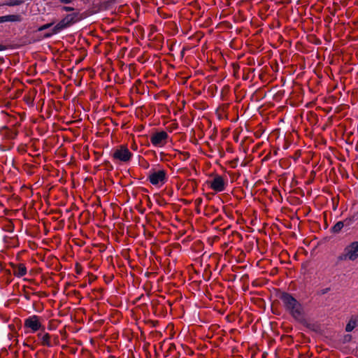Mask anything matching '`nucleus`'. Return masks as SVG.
<instances>
[{
  "label": "nucleus",
  "instance_id": "2",
  "mask_svg": "<svg viewBox=\"0 0 358 358\" xmlns=\"http://www.w3.org/2000/svg\"><path fill=\"white\" fill-rule=\"evenodd\" d=\"M80 20L81 17L80 15V10H76V12L66 15L62 20L52 27L50 32L45 34V36L50 37L54 34H58L62 30L70 27Z\"/></svg>",
  "mask_w": 358,
  "mask_h": 358
},
{
  "label": "nucleus",
  "instance_id": "16",
  "mask_svg": "<svg viewBox=\"0 0 358 358\" xmlns=\"http://www.w3.org/2000/svg\"><path fill=\"white\" fill-rule=\"evenodd\" d=\"M54 23L53 22H51V23H48V24H43L42 26H41L38 29V31H43V30H45V29H48L50 27H52L53 26Z\"/></svg>",
  "mask_w": 358,
  "mask_h": 358
},
{
  "label": "nucleus",
  "instance_id": "15",
  "mask_svg": "<svg viewBox=\"0 0 358 358\" xmlns=\"http://www.w3.org/2000/svg\"><path fill=\"white\" fill-rule=\"evenodd\" d=\"M345 226V222L342 221L338 222L334 226L332 227L331 231L334 233H338L341 231V230L343 229V227Z\"/></svg>",
  "mask_w": 358,
  "mask_h": 358
},
{
  "label": "nucleus",
  "instance_id": "19",
  "mask_svg": "<svg viewBox=\"0 0 358 358\" xmlns=\"http://www.w3.org/2000/svg\"><path fill=\"white\" fill-rule=\"evenodd\" d=\"M6 49V47L1 44H0V51H3Z\"/></svg>",
  "mask_w": 358,
  "mask_h": 358
},
{
  "label": "nucleus",
  "instance_id": "11",
  "mask_svg": "<svg viewBox=\"0 0 358 358\" xmlns=\"http://www.w3.org/2000/svg\"><path fill=\"white\" fill-rule=\"evenodd\" d=\"M357 326H358V316H352L345 327L348 332L352 331Z\"/></svg>",
  "mask_w": 358,
  "mask_h": 358
},
{
  "label": "nucleus",
  "instance_id": "6",
  "mask_svg": "<svg viewBox=\"0 0 358 358\" xmlns=\"http://www.w3.org/2000/svg\"><path fill=\"white\" fill-rule=\"evenodd\" d=\"M24 327L29 328L32 332L41 329L43 327L41 320L37 315H31L24 320Z\"/></svg>",
  "mask_w": 358,
  "mask_h": 358
},
{
  "label": "nucleus",
  "instance_id": "3",
  "mask_svg": "<svg viewBox=\"0 0 358 358\" xmlns=\"http://www.w3.org/2000/svg\"><path fill=\"white\" fill-rule=\"evenodd\" d=\"M132 155L133 154L124 145L119 146L118 148L114 149L112 152L113 159L122 162H129L131 159Z\"/></svg>",
  "mask_w": 358,
  "mask_h": 358
},
{
  "label": "nucleus",
  "instance_id": "10",
  "mask_svg": "<svg viewBox=\"0 0 358 358\" xmlns=\"http://www.w3.org/2000/svg\"><path fill=\"white\" fill-rule=\"evenodd\" d=\"M14 275L17 277H22L27 273V268L24 264H18L13 269Z\"/></svg>",
  "mask_w": 358,
  "mask_h": 358
},
{
  "label": "nucleus",
  "instance_id": "1",
  "mask_svg": "<svg viewBox=\"0 0 358 358\" xmlns=\"http://www.w3.org/2000/svg\"><path fill=\"white\" fill-rule=\"evenodd\" d=\"M280 299L282 300L286 310L297 320L303 318V310L301 303L291 294L283 293Z\"/></svg>",
  "mask_w": 358,
  "mask_h": 358
},
{
  "label": "nucleus",
  "instance_id": "9",
  "mask_svg": "<svg viewBox=\"0 0 358 358\" xmlns=\"http://www.w3.org/2000/svg\"><path fill=\"white\" fill-rule=\"evenodd\" d=\"M21 16L19 15H8L0 17V23L5 22H20Z\"/></svg>",
  "mask_w": 358,
  "mask_h": 358
},
{
  "label": "nucleus",
  "instance_id": "18",
  "mask_svg": "<svg viewBox=\"0 0 358 358\" xmlns=\"http://www.w3.org/2000/svg\"><path fill=\"white\" fill-rule=\"evenodd\" d=\"M343 222H345V226H348V227H349L352 224L351 219H346Z\"/></svg>",
  "mask_w": 358,
  "mask_h": 358
},
{
  "label": "nucleus",
  "instance_id": "17",
  "mask_svg": "<svg viewBox=\"0 0 358 358\" xmlns=\"http://www.w3.org/2000/svg\"><path fill=\"white\" fill-rule=\"evenodd\" d=\"M59 1H60L61 3H66V4H71V5H73V2H75V1H73V0H59Z\"/></svg>",
  "mask_w": 358,
  "mask_h": 358
},
{
  "label": "nucleus",
  "instance_id": "7",
  "mask_svg": "<svg viewBox=\"0 0 358 358\" xmlns=\"http://www.w3.org/2000/svg\"><path fill=\"white\" fill-rule=\"evenodd\" d=\"M168 138V134L165 131H160L154 134L150 137V141L155 146H162L165 144L166 140Z\"/></svg>",
  "mask_w": 358,
  "mask_h": 358
},
{
  "label": "nucleus",
  "instance_id": "4",
  "mask_svg": "<svg viewBox=\"0 0 358 358\" xmlns=\"http://www.w3.org/2000/svg\"><path fill=\"white\" fill-rule=\"evenodd\" d=\"M150 182L155 186H162L166 181V173L163 169L152 170L148 176Z\"/></svg>",
  "mask_w": 358,
  "mask_h": 358
},
{
  "label": "nucleus",
  "instance_id": "12",
  "mask_svg": "<svg viewBox=\"0 0 358 358\" xmlns=\"http://www.w3.org/2000/svg\"><path fill=\"white\" fill-rule=\"evenodd\" d=\"M38 336L41 338V343L43 345H46L48 347L52 346V344L50 343V336L49 334L45 333V334H38Z\"/></svg>",
  "mask_w": 358,
  "mask_h": 358
},
{
  "label": "nucleus",
  "instance_id": "8",
  "mask_svg": "<svg viewBox=\"0 0 358 358\" xmlns=\"http://www.w3.org/2000/svg\"><path fill=\"white\" fill-rule=\"evenodd\" d=\"M210 187L215 192H222L225 189V182L220 176H216L210 183Z\"/></svg>",
  "mask_w": 358,
  "mask_h": 358
},
{
  "label": "nucleus",
  "instance_id": "14",
  "mask_svg": "<svg viewBox=\"0 0 358 358\" xmlns=\"http://www.w3.org/2000/svg\"><path fill=\"white\" fill-rule=\"evenodd\" d=\"M24 2V0H8L5 3H3V5H6L8 6H19Z\"/></svg>",
  "mask_w": 358,
  "mask_h": 358
},
{
  "label": "nucleus",
  "instance_id": "13",
  "mask_svg": "<svg viewBox=\"0 0 358 358\" xmlns=\"http://www.w3.org/2000/svg\"><path fill=\"white\" fill-rule=\"evenodd\" d=\"M60 10L62 11H66V12L73 11V13L76 12V10H79L76 8V2H73V5L69 4L68 6H60Z\"/></svg>",
  "mask_w": 358,
  "mask_h": 358
},
{
  "label": "nucleus",
  "instance_id": "5",
  "mask_svg": "<svg viewBox=\"0 0 358 358\" xmlns=\"http://www.w3.org/2000/svg\"><path fill=\"white\" fill-rule=\"evenodd\" d=\"M358 258V241H354L345 247L341 259L354 261Z\"/></svg>",
  "mask_w": 358,
  "mask_h": 358
}]
</instances>
